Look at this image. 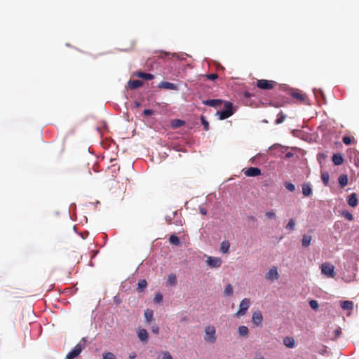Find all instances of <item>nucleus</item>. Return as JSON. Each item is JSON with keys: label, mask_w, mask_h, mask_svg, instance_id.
Returning a JSON list of instances; mask_svg holds the SVG:
<instances>
[{"label": "nucleus", "mask_w": 359, "mask_h": 359, "mask_svg": "<svg viewBox=\"0 0 359 359\" xmlns=\"http://www.w3.org/2000/svg\"><path fill=\"white\" fill-rule=\"evenodd\" d=\"M137 336L142 341L146 342L148 339V333L145 329H140L137 332Z\"/></svg>", "instance_id": "nucleus-19"}, {"label": "nucleus", "mask_w": 359, "mask_h": 359, "mask_svg": "<svg viewBox=\"0 0 359 359\" xmlns=\"http://www.w3.org/2000/svg\"><path fill=\"white\" fill-rule=\"evenodd\" d=\"M158 359H172V357L168 351H163L158 355Z\"/></svg>", "instance_id": "nucleus-33"}, {"label": "nucleus", "mask_w": 359, "mask_h": 359, "mask_svg": "<svg viewBox=\"0 0 359 359\" xmlns=\"http://www.w3.org/2000/svg\"><path fill=\"white\" fill-rule=\"evenodd\" d=\"M312 236L310 235H304L302 240V243L304 247H309L311 244Z\"/></svg>", "instance_id": "nucleus-23"}, {"label": "nucleus", "mask_w": 359, "mask_h": 359, "mask_svg": "<svg viewBox=\"0 0 359 359\" xmlns=\"http://www.w3.org/2000/svg\"><path fill=\"white\" fill-rule=\"evenodd\" d=\"M201 123L204 127V130L206 131L208 130V129H209L208 121L203 116H201Z\"/></svg>", "instance_id": "nucleus-40"}, {"label": "nucleus", "mask_w": 359, "mask_h": 359, "mask_svg": "<svg viewBox=\"0 0 359 359\" xmlns=\"http://www.w3.org/2000/svg\"><path fill=\"white\" fill-rule=\"evenodd\" d=\"M151 331L154 333L158 334V327L157 326H156V325L153 326L152 328H151Z\"/></svg>", "instance_id": "nucleus-47"}, {"label": "nucleus", "mask_w": 359, "mask_h": 359, "mask_svg": "<svg viewBox=\"0 0 359 359\" xmlns=\"http://www.w3.org/2000/svg\"><path fill=\"white\" fill-rule=\"evenodd\" d=\"M144 316L148 323H150L153 318V311L151 309H147L144 311Z\"/></svg>", "instance_id": "nucleus-30"}, {"label": "nucleus", "mask_w": 359, "mask_h": 359, "mask_svg": "<svg viewBox=\"0 0 359 359\" xmlns=\"http://www.w3.org/2000/svg\"><path fill=\"white\" fill-rule=\"evenodd\" d=\"M169 242L175 245H179L180 244V238L175 235H171L170 236Z\"/></svg>", "instance_id": "nucleus-29"}, {"label": "nucleus", "mask_w": 359, "mask_h": 359, "mask_svg": "<svg viewBox=\"0 0 359 359\" xmlns=\"http://www.w3.org/2000/svg\"><path fill=\"white\" fill-rule=\"evenodd\" d=\"M310 306L314 309L317 310L318 309V303L316 300L312 299L309 302Z\"/></svg>", "instance_id": "nucleus-39"}, {"label": "nucleus", "mask_w": 359, "mask_h": 359, "mask_svg": "<svg viewBox=\"0 0 359 359\" xmlns=\"http://www.w3.org/2000/svg\"><path fill=\"white\" fill-rule=\"evenodd\" d=\"M86 174L87 176H90L91 175V172L88 168L86 169Z\"/></svg>", "instance_id": "nucleus-49"}, {"label": "nucleus", "mask_w": 359, "mask_h": 359, "mask_svg": "<svg viewBox=\"0 0 359 359\" xmlns=\"http://www.w3.org/2000/svg\"><path fill=\"white\" fill-rule=\"evenodd\" d=\"M83 346L84 345L81 343L76 344L74 348L67 353L65 359H74L78 357L81 354Z\"/></svg>", "instance_id": "nucleus-5"}, {"label": "nucleus", "mask_w": 359, "mask_h": 359, "mask_svg": "<svg viewBox=\"0 0 359 359\" xmlns=\"http://www.w3.org/2000/svg\"><path fill=\"white\" fill-rule=\"evenodd\" d=\"M233 286L231 284H228L226 285L224 291V294L226 296H231L233 294Z\"/></svg>", "instance_id": "nucleus-32"}, {"label": "nucleus", "mask_w": 359, "mask_h": 359, "mask_svg": "<svg viewBox=\"0 0 359 359\" xmlns=\"http://www.w3.org/2000/svg\"><path fill=\"white\" fill-rule=\"evenodd\" d=\"M341 307L344 310L352 311L353 309V302L350 300H345L341 302Z\"/></svg>", "instance_id": "nucleus-15"}, {"label": "nucleus", "mask_w": 359, "mask_h": 359, "mask_svg": "<svg viewBox=\"0 0 359 359\" xmlns=\"http://www.w3.org/2000/svg\"><path fill=\"white\" fill-rule=\"evenodd\" d=\"M348 204L351 207H355L358 205V198L355 193L351 194L348 198Z\"/></svg>", "instance_id": "nucleus-16"}, {"label": "nucleus", "mask_w": 359, "mask_h": 359, "mask_svg": "<svg viewBox=\"0 0 359 359\" xmlns=\"http://www.w3.org/2000/svg\"><path fill=\"white\" fill-rule=\"evenodd\" d=\"M295 226V222L293 219H290L286 225V229L290 231H293Z\"/></svg>", "instance_id": "nucleus-35"}, {"label": "nucleus", "mask_w": 359, "mask_h": 359, "mask_svg": "<svg viewBox=\"0 0 359 359\" xmlns=\"http://www.w3.org/2000/svg\"><path fill=\"white\" fill-rule=\"evenodd\" d=\"M286 118V115H285L283 111H280L278 114L277 115V118L275 121V123L278 125V124H280L282 123L283 122H284V121L285 120Z\"/></svg>", "instance_id": "nucleus-26"}, {"label": "nucleus", "mask_w": 359, "mask_h": 359, "mask_svg": "<svg viewBox=\"0 0 359 359\" xmlns=\"http://www.w3.org/2000/svg\"><path fill=\"white\" fill-rule=\"evenodd\" d=\"M129 88L131 90L137 89L143 86V82L140 80H130L128 83Z\"/></svg>", "instance_id": "nucleus-13"}, {"label": "nucleus", "mask_w": 359, "mask_h": 359, "mask_svg": "<svg viewBox=\"0 0 359 359\" xmlns=\"http://www.w3.org/2000/svg\"><path fill=\"white\" fill-rule=\"evenodd\" d=\"M342 215L349 221H352L353 219L352 214L350 213L348 211L343 212Z\"/></svg>", "instance_id": "nucleus-38"}, {"label": "nucleus", "mask_w": 359, "mask_h": 359, "mask_svg": "<svg viewBox=\"0 0 359 359\" xmlns=\"http://www.w3.org/2000/svg\"><path fill=\"white\" fill-rule=\"evenodd\" d=\"M136 356H137V354L135 352H133L129 355V358L135 359L136 358Z\"/></svg>", "instance_id": "nucleus-48"}, {"label": "nucleus", "mask_w": 359, "mask_h": 359, "mask_svg": "<svg viewBox=\"0 0 359 359\" xmlns=\"http://www.w3.org/2000/svg\"><path fill=\"white\" fill-rule=\"evenodd\" d=\"M245 96L249 97L250 95L248 93H245Z\"/></svg>", "instance_id": "nucleus-51"}, {"label": "nucleus", "mask_w": 359, "mask_h": 359, "mask_svg": "<svg viewBox=\"0 0 359 359\" xmlns=\"http://www.w3.org/2000/svg\"><path fill=\"white\" fill-rule=\"evenodd\" d=\"M291 95L294 99L302 102H306V100H307V96L301 92H293Z\"/></svg>", "instance_id": "nucleus-14"}, {"label": "nucleus", "mask_w": 359, "mask_h": 359, "mask_svg": "<svg viewBox=\"0 0 359 359\" xmlns=\"http://www.w3.org/2000/svg\"><path fill=\"white\" fill-rule=\"evenodd\" d=\"M154 302H156V303H160L163 301V295L161 294V293H156L155 294V297H154Z\"/></svg>", "instance_id": "nucleus-42"}, {"label": "nucleus", "mask_w": 359, "mask_h": 359, "mask_svg": "<svg viewBox=\"0 0 359 359\" xmlns=\"http://www.w3.org/2000/svg\"><path fill=\"white\" fill-rule=\"evenodd\" d=\"M250 299L248 298L243 299L240 303L239 309H238V312L236 313V316H239L244 315L245 313V312L247 311V310L248 309V308L250 307Z\"/></svg>", "instance_id": "nucleus-6"}, {"label": "nucleus", "mask_w": 359, "mask_h": 359, "mask_svg": "<svg viewBox=\"0 0 359 359\" xmlns=\"http://www.w3.org/2000/svg\"><path fill=\"white\" fill-rule=\"evenodd\" d=\"M102 359H116V358L111 352H104L102 354Z\"/></svg>", "instance_id": "nucleus-34"}, {"label": "nucleus", "mask_w": 359, "mask_h": 359, "mask_svg": "<svg viewBox=\"0 0 359 359\" xmlns=\"http://www.w3.org/2000/svg\"><path fill=\"white\" fill-rule=\"evenodd\" d=\"M285 187L290 191H294L295 190V186L291 182H285Z\"/></svg>", "instance_id": "nucleus-37"}, {"label": "nucleus", "mask_w": 359, "mask_h": 359, "mask_svg": "<svg viewBox=\"0 0 359 359\" xmlns=\"http://www.w3.org/2000/svg\"><path fill=\"white\" fill-rule=\"evenodd\" d=\"M135 75L136 76L145 80H152L154 78V76L153 74L142 72H136Z\"/></svg>", "instance_id": "nucleus-18"}, {"label": "nucleus", "mask_w": 359, "mask_h": 359, "mask_svg": "<svg viewBox=\"0 0 359 359\" xmlns=\"http://www.w3.org/2000/svg\"><path fill=\"white\" fill-rule=\"evenodd\" d=\"M321 180L323 182V184L325 186H327L329 184V180H330V175L327 172H322L321 173Z\"/></svg>", "instance_id": "nucleus-31"}, {"label": "nucleus", "mask_w": 359, "mask_h": 359, "mask_svg": "<svg viewBox=\"0 0 359 359\" xmlns=\"http://www.w3.org/2000/svg\"><path fill=\"white\" fill-rule=\"evenodd\" d=\"M321 273L327 278L335 276L334 266L329 262L323 263L320 266Z\"/></svg>", "instance_id": "nucleus-3"}, {"label": "nucleus", "mask_w": 359, "mask_h": 359, "mask_svg": "<svg viewBox=\"0 0 359 359\" xmlns=\"http://www.w3.org/2000/svg\"><path fill=\"white\" fill-rule=\"evenodd\" d=\"M224 110L217 112L220 120H224L232 116L234 113L233 104L231 102L228 101L224 102Z\"/></svg>", "instance_id": "nucleus-1"}, {"label": "nucleus", "mask_w": 359, "mask_h": 359, "mask_svg": "<svg viewBox=\"0 0 359 359\" xmlns=\"http://www.w3.org/2000/svg\"><path fill=\"white\" fill-rule=\"evenodd\" d=\"M222 103L223 100L220 99L206 100L203 101V104L215 108L221 107Z\"/></svg>", "instance_id": "nucleus-10"}, {"label": "nucleus", "mask_w": 359, "mask_h": 359, "mask_svg": "<svg viewBox=\"0 0 359 359\" xmlns=\"http://www.w3.org/2000/svg\"><path fill=\"white\" fill-rule=\"evenodd\" d=\"M244 174L248 177H257L261 175V170L256 167H250L244 170Z\"/></svg>", "instance_id": "nucleus-11"}, {"label": "nucleus", "mask_w": 359, "mask_h": 359, "mask_svg": "<svg viewBox=\"0 0 359 359\" xmlns=\"http://www.w3.org/2000/svg\"><path fill=\"white\" fill-rule=\"evenodd\" d=\"M204 340L206 342L215 343L217 340V334L215 328L212 325H208L205 328Z\"/></svg>", "instance_id": "nucleus-2"}, {"label": "nucleus", "mask_w": 359, "mask_h": 359, "mask_svg": "<svg viewBox=\"0 0 359 359\" xmlns=\"http://www.w3.org/2000/svg\"><path fill=\"white\" fill-rule=\"evenodd\" d=\"M283 344L287 348H294L295 346V341L294 338L286 337L283 339Z\"/></svg>", "instance_id": "nucleus-17"}, {"label": "nucleus", "mask_w": 359, "mask_h": 359, "mask_svg": "<svg viewBox=\"0 0 359 359\" xmlns=\"http://www.w3.org/2000/svg\"><path fill=\"white\" fill-rule=\"evenodd\" d=\"M206 76L209 80H212V81H214L218 78V75L215 73L207 74Z\"/></svg>", "instance_id": "nucleus-44"}, {"label": "nucleus", "mask_w": 359, "mask_h": 359, "mask_svg": "<svg viewBox=\"0 0 359 359\" xmlns=\"http://www.w3.org/2000/svg\"><path fill=\"white\" fill-rule=\"evenodd\" d=\"M167 283L171 285H175L177 284V278L175 274H170L168 277Z\"/></svg>", "instance_id": "nucleus-27"}, {"label": "nucleus", "mask_w": 359, "mask_h": 359, "mask_svg": "<svg viewBox=\"0 0 359 359\" xmlns=\"http://www.w3.org/2000/svg\"><path fill=\"white\" fill-rule=\"evenodd\" d=\"M343 161H344V159H343L341 154H334L332 156V162L334 163V165H341L343 163Z\"/></svg>", "instance_id": "nucleus-20"}, {"label": "nucleus", "mask_w": 359, "mask_h": 359, "mask_svg": "<svg viewBox=\"0 0 359 359\" xmlns=\"http://www.w3.org/2000/svg\"><path fill=\"white\" fill-rule=\"evenodd\" d=\"M140 106V103L139 102H135V107H138Z\"/></svg>", "instance_id": "nucleus-52"}, {"label": "nucleus", "mask_w": 359, "mask_h": 359, "mask_svg": "<svg viewBox=\"0 0 359 359\" xmlns=\"http://www.w3.org/2000/svg\"><path fill=\"white\" fill-rule=\"evenodd\" d=\"M263 321V316L259 311H255L252 313V322L256 326H261Z\"/></svg>", "instance_id": "nucleus-9"}, {"label": "nucleus", "mask_w": 359, "mask_h": 359, "mask_svg": "<svg viewBox=\"0 0 359 359\" xmlns=\"http://www.w3.org/2000/svg\"><path fill=\"white\" fill-rule=\"evenodd\" d=\"M238 333L242 337H247L248 334V328L244 325L240 326L238 327Z\"/></svg>", "instance_id": "nucleus-28"}, {"label": "nucleus", "mask_w": 359, "mask_h": 359, "mask_svg": "<svg viewBox=\"0 0 359 359\" xmlns=\"http://www.w3.org/2000/svg\"><path fill=\"white\" fill-rule=\"evenodd\" d=\"M302 194L305 196H309L312 194V189L309 184H304L302 185Z\"/></svg>", "instance_id": "nucleus-22"}, {"label": "nucleus", "mask_w": 359, "mask_h": 359, "mask_svg": "<svg viewBox=\"0 0 359 359\" xmlns=\"http://www.w3.org/2000/svg\"><path fill=\"white\" fill-rule=\"evenodd\" d=\"M230 243L228 241H224L220 245V251L224 254H227L229 252Z\"/></svg>", "instance_id": "nucleus-21"}, {"label": "nucleus", "mask_w": 359, "mask_h": 359, "mask_svg": "<svg viewBox=\"0 0 359 359\" xmlns=\"http://www.w3.org/2000/svg\"><path fill=\"white\" fill-rule=\"evenodd\" d=\"M143 114L146 116H150L153 114V111L151 109H144Z\"/></svg>", "instance_id": "nucleus-46"}, {"label": "nucleus", "mask_w": 359, "mask_h": 359, "mask_svg": "<svg viewBox=\"0 0 359 359\" xmlns=\"http://www.w3.org/2000/svg\"><path fill=\"white\" fill-rule=\"evenodd\" d=\"M265 215L269 219H275L276 218V214L273 211L266 212Z\"/></svg>", "instance_id": "nucleus-43"}, {"label": "nucleus", "mask_w": 359, "mask_h": 359, "mask_svg": "<svg viewBox=\"0 0 359 359\" xmlns=\"http://www.w3.org/2000/svg\"><path fill=\"white\" fill-rule=\"evenodd\" d=\"M184 124V121L180 120V119H175L172 121V126L173 128H179Z\"/></svg>", "instance_id": "nucleus-36"}, {"label": "nucleus", "mask_w": 359, "mask_h": 359, "mask_svg": "<svg viewBox=\"0 0 359 359\" xmlns=\"http://www.w3.org/2000/svg\"><path fill=\"white\" fill-rule=\"evenodd\" d=\"M199 212H200L201 214H202L203 215H206V214H207L206 208L203 207V206H200L199 207Z\"/></svg>", "instance_id": "nucleus-45"}, {"label": "nucleus", "mask_w": 359, "mask_h": 359, "mask_svg": "<svg viewBox=\"0 0 359 359\" xmlns=\"http://www.w3.org/2000/svg\"><path fill=\"white\" fill-rule=\"evenodd\" d=\"M158 87L159 88H163V89H167V90H177L178 88L176 84L168 82V81H161L158 85Z\"/></svg>", "instance_id": "nucleus-12"}, {"label": "nucleus", "mask_w": 359, "mask_h": 359, "mask_svg": "<svg viewBox=\"0 0 359 359\" xmlns=\"http://www.w3.org/2000/svg\"><path fill=\"white\" fill-rule=\"evenodd\" d=\"M348 177L346 175H341L338 178L339 184L341 187H344L348 184Z\"/></svg>", "instance_id": "nucleus-24"}, {"label": "nucleus", "mask_w": 359, "mask_h": 359, "mask_svg": "<svg viewBox=\"0 0 359 359\" xmlns=\"http://www.w3.org/2000/svg\"><path fill=\"white\" fill-rule=\"evenodd\" d=\"M279 278V274L277 270V268L273 266L272 267L268 273L265 275V278L266 280L273 281L277 280Z\"/></svg>", "instance_id": "nucleus-8"}, {"label": "nucleus", "mask_w": 359, "mask_h": 359, "mask_svg": "<svg viewBox=\"0 0 359 359\" xmlns=\"http://www.w3.org/2000/svg\"><path fill=\"white\" fill-rule=\"evenodd\" d=\"M336 335H339L341 334V331L339 330H335Z\"/></svg>", "instance_id": "nucleus-50"}, {"label": "nucleus", "mask_w": 359, "mask_h": 359, "mask_svg": "<svg viewBox=\"0 0 359 359\" xmlns=\"http://www.w3.org/2000/svg\"><path fill=\"white\" fill-rule=\"evenodd\" d=\"M276 82L265 79H259L257 81V87L262 90H271L274 88Z\"/></svg>", "instance_id": "nucleus-4"}, {"label": "nucleus", "mask_w": 359, "mask_h": 359, "mask_svg": "<svg viewBox=\"0 0 359 359\" xmlns=\"http://www.w3.org/2000/svg\"><path fill=\"white\" fill-rule=\"evenodd\" d=\"M342 142L346 145H349L352 142V138L351 137H348V136H344L343 137V139H342Z\"/></svg>", "instance_id": "nucleus-41"}, {"label": "nucleus", "mask_w": 359, "mask_h": 359, "mask_svg": "<svg viewBox=\"0 0 359 359\" xmlns=\"http://www.w3.org/2000/svg\"><path fill=\"white\" fill-rule=\"evenodd\" d=\"M206 263L211 268H219L222 264V260L219 257L209 256L207 258Z\"/></svg>", "instance_id": "nucleus-7"}, {"label": "nucleus", "mask_w": 359, "mask_h": 359, "mask_svg": "<svg viewBox=\"0 0 359 359\" xmlns=\"http://www.w3.org/2000/svg\"><path fill=\"white\" fill-rule=\"evenodd\" d=\"M147 287V282L146 280H140L137 284V291L138 292H142Z\"/></svg>", "instance_id": "nucleus-25"}]
</instances>
